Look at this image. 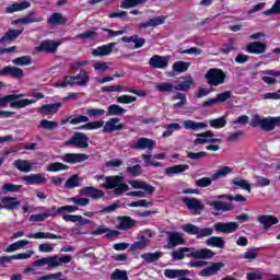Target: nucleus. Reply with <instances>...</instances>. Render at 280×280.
<instances>
[{
    "mask_svg": "<svg viewBox=\"0 0 280 280\" xmlns=\"http://www.w3.org/2000/svg\"><path fill=\"white\" fill-rule=\"evenodd\" d=\"M124 180L122 176H107L104 179V183H101V187L104 189H114V194L116 196H121V194H126L129 191L130 187L127 184L121 183Z\"/></svg>",
    "mask_w": 280,
    "mask_h": 280,
    "instance_id": "20e7f679",
    "label": "nucleus"
},
{
    "mask_svg": "<svg viewBox=\"0 0 280 280\" xmlns=\"http://www.w3.org/2000/svg\"><path fill=\"white\" fill-rule=\"evenodd\" d=\"M104 128V120L92 121L79 127V130H97Z\"/></svg>",
    "mask_w": 280,
    "mask_h": 280,
    "instance_id": "5fc2aeb1",
    "label": "nucleus"
},
{
    "mask_svg": "<svg viewBox=\"0 0 280 280\" xmlns=\"http://www.w3.org/2000/svg\"><path fill=\"white\" fill-rule=\"evenodd\" d=\"M185 257H192V259H211L215 253L209 248L194 249V247H182Z\"/></svg>",
    "mask_w": 280,
    "mask_h": 280,
    "instance_id": "423d86ee",
    "label": "nucleus"
},
{
    "mask_svg": "<svg viewBox=\"0 0 280 280\" xmlns=\"http://www.w3.org/2000/svg\"><path fill=\"white\" fill-rule=\"evenodd\" d=\"M12 63L15 65L16 67H30V65H32V57L30 56L18 57L12 60Z\"/></svg>",
    "mask_w": 280,
    "mask_h": 280,
    "instance_id": "6e6d98bb",
    "label": "nucleus"
},
{
    "mask_svg": "<svg viewBox=\"0 0 280 280\" xmlns=\"http://www.w3.org/2000/svg\"><path fill=\"white\" fill-rule=\"evenodd\" d=\"M277 126H280V116L262 118V127H261L262 130L270 132L275 130Z\"/></svg>",
    "mask_w": 280,
    "mask_h": 280,
    "instance_id": "c85d7f7f",
    "label": "nucleus"
},
{
    "mask_svg": "<svg viewBox=\"0 0 280 280\" xmlns=\"http://www.w3.org/2000/svg\"><path fill=\"white\" fill-rule=\"evenodd\" d=\"M185 275H189V271L178 269L164 270V277H166V279H178V277H185Z\"/></svg>",
    "mask_w": 280,
    "mask_h": 280,
    "instance_id": "58836bf2",
    "label": "nucleus"
},
{
    "mask_svg": "<svg viewBox=\"0 0 280 280\" xmlns=\"http://www.w3.org/2000/svg\"><path fill=\"white\" fill-rule=\"evenodd\" d=\"M43 16H36L34 12H30L26 16L13 21V25L22 23V25H30L32 23H40Z\"/></svg>",
    "mask_w": 280,
    "mask_h": 280,
    "instance_id": "bb28decb",
    "label": "nucleus"
},
{
    "mask_svg": "<svg viewBox=\"0 0 280 280\" xmlns=\"http://www.w3.org/2000/svg\"><path fill=\"white\" fill-rule=\"evenodd\" d=\"M112 280H128V271L121 270V269H116L112 275H110Z\"/></svg>",
    "mask_w": 280,
    "mask_h": 280,
    "instance_id": "69168bd1",
    "label": "nucleus"
},
{
    "mask_svg": "<svg viewBox=\"0 0 280 280\" xmlns=\"http://www.w3.org/2000/svg\"><path fill=\"white\" fill-rule=\"evenodd\" d=\"M160 257H163L162 252L144 253L141 255V259L147 261V264H154V261H159Z\"/></svg>",
    "mask_w": 280,
    "mask_h": 280,
    "instance_id": "c03bdc74",
    "label": "nucleus"
},
{
    "mask_svg": "<svg viewBox=\"0 0 280 280\" xmlns=\"http://www.w3.org/2000/svg\"><path fill=\"white\" fill-rule=\"evenodd\" d=\"M183 127L185 130H192L194 132H198V130H207V128H209V124L205 121L187 119L183 121Z\"/></svg>",
    "mask_w": 280,
    "mask_h": 280,
    "instance_id": "2eb2a0df",
    "label": "nucleus"
},
{
    "mask_svg": "<svg viewBox=\"0 0 280 280\" xmlns=\"http://www.w3.org/2000/svg\"><path fill=\"white\" fill-rule=\"evenodd\" d=\"M51 215H54V214L50 212L32 214L30 217V222H45V220H47V218H51Z\"/></svg>",
    "mask_w": 280,
    "mask_h": 280,
    "instance_id": "e2e57ef3",
    "label": "nucleus"
},
{
    "mask_svg": "<svg viewBox=\"0 0 280 280\" xmlns=\"http://www.w3.org/2000/svg\"><path fill=\"white\" fill-rule=\"evenodd\" d=\"M207 246H212V248H224V238L220 236H211L210 238L206 240Z\"/></svg>",
    "mask_w": 280,
    "mask_h": 280,
    "instance_id": "a19ab883",
    "label": "nucleus"
},
{
    "mask_svg": "<svg viewBox=\"0 0 280 280\" xmlns=\"http://www.w3.org/2000/svg\"><path fill=\"white\" fill-rule=\"evenodd\" d=\"M180 124L178 122H172L166 125V130L162 133V137L164 139H167V137H172L174 135V130H180Z\"/></svg>",
    "mask_w": 280,
    "mask_h": 280,
    "instance_id": "4d7b16f0",
    "label": "nucleus"
},
{
    "mask_svg": "<svg viewBox=\"0 0 280 280\" xmlns=\"http://www.w3.org/2000/svg\"><path fill=\"white\" fill-rule=\"evenodd\" d=\"M189 67H191L190 62L176 61L173 63V71H175V73H185Z\"/></svg>",
    "mask_w": 280,
    "mask_h": 280,
    "instance_id": "603ef678",
    "label": "nucleus"
},
{
    "mask_svg": "<svg viewBox=\"0 0 280 280\" xmlns=\"http://www.w3.org/2000/svg\"><path fill=\"white\" fill-rule=\"evenodd\" d=\"M267 49H268V45L261 42H252L246 47L247 54H255L256 56L266 54Z\"/></svg>",
    "mask_w": 280,
    "mask_h": 280,
    "instance_id": "412c9836",
    "label": "nucleus"
},
{
    "mask_svg": "<svg viewBox=\"0 0 280 280\" xmlns=\"http://www.w3.org/2000/svg\"><path fill=\"white\" fill-rule=\"evenodd\" d=\"M47 23L48 25H65L67 18H65L62 13L56 12L48 18Z\"/></svg>",
    "mask_w": 280,
    "mask_h": 280,
    "instance_id": "f704fd0d",
    "label": "nucleus"
},
{
    "mask_svg": "<svg viewBox=\"0 0 280 280\" xmlns=\"http://www.w3.org/2000/svg\"><path fill=\"white\" fill-rule=\"evenodd\" d=\"M221 54H231V51H235V38H230L228 44H223L220 49Z\"/></svg>",
    "mask_w": 280,
    "mask_h": 280,
    "instance_id": "338daca9",
    "label": "nucleus"
},
{
    "mask_svg": "<svg viewBox=\"0 0 280 280\" xmlns=\"http://www.w3.org/2000/svg\"><path fill=\"white\" fill-rule=\"evenodd\" d=\"M209 126L219 130L220 128H224L226 126V116H221L219 118H214L209 120Z\"/></svg>",
    "mask_w": 280,
    "mask_h": 280,
    "instance_id": "8fccbe9b",
    "label": "nucleus"
},
{
    "mask_svg": "<svg viewBox=\"0 0 280 280\" xmlns=\"http://www.w3.org/2000/svg\"><path fill=\"white\" fill-rule=\"evenodd\" d=\"M250 118L246 115L240 116L237 119L233 120L231 124L234 128H240V126H246Z\"/></svg>",
    "mask_w": 280,
    "mask_h": 280,
    "instance_id": "774afa93",
    "label": "nucleus"
},
{
    "mask_svg": "<svg viewBox=\"0 0 280 280\" xmlns=\"http://www.w3.org/2000/svg\"><path fill=\"white\" fill-rule=\"evenodd\" d=\"M65 170H69V166L60 162H54L47 166V172H62Z\"/></svg>",
    "mask_w": 280,
    "mask_h": 280,
    "instance_id": "052dcab7",
    "label": "nucleus"
},
{
    "mask_svg": "<svg viewBox=\"0 0 280 280\" xmlns=\"http://www.w3.org/2000/svg\"><path fill=\"white\" fill-rule=\"evenodd\" d=\"M31 5H32V3L27 2V1L15 2L5 8V13L14 14V12H22V10H27V8H30Z\"/></svg>",
    "mask_w": 280,
    "mask_h": 280,
    "instance_id": "c756f323",
    "label": "nucleus"
},
{
    "mask_svg": "<svg viewBox=\"0 0 280 280\" xmlns=\"http://www.w3.org/2000/svg\"><path fill=\"white\" fill-rule=\"evenodd\" d=\"M39 127L44 128V130H56L58 128V122L47 119H42L39 121Z\"/></svg>",
    "mask_w": 280,
    "mask_h": 280,
    "instance_id": "0e129e2a",
    "label": "nucleus"
},
{
    "mask_svg": "<svg viewBox=\"0 0 280 280\" xmlns=\"http://www.w3.org/2000/svg\"><path fill=\"white\" fill-rule=\"evenodd\" d=\"M145 235H141L140 240L131 245V250H143L149 244L150 238L152 237V232L150 230L144 231Z\"/></svg>",
    "mask_w": 280,
    "mask_h": 280,
    "instance_id": "4be33fe9",
    "label": "nucleus"
},
{
    "mask_svg": "<svg viewBox=\"0 0 280 280\" xmlns=\"http://www.w3.org/2000/svg\"><path fill=\"white\" fill-rule=\"evenodd\" d=\"M232 183L235 187H240L241 189H244L245 191H248V194H250V184L248 183V180L234 178Z\"/></svg>",
    "mask_w": 280,
    "mask_h": 280,
    "instance_id": "680f3d73",
    "label": "nucleus"
},
{
    "mask_svg": "<svg viewBox=\"0 0 280 280\" xmlns=\"http://www.w3.org/2000/svg\"><path fill=\"white\" fill-rule=\"evenodd\" d=\"M168 65H170V57L154 55L149 60V66L152 69H167Z\"/></svg>",
    "mask_w": 280,
    "mask_h": 280,
    "instance_id": "f8f14e48",
    "label": "nucleus"
},
{
    "mask_svg": "<svg viewBox=\"0 0 280 280\" xmlns=\"http://www.w3.org/2000/svg\"><path fill=\"white\" fill-rule=\"evenodd\" d=\"M233 173V168L231 166H225L219 171H217L214 174H212V180H219V178H224L225 176H229V174Z\"/></svg>",
    "mask_w": 280,
    "mask_h": 280,
    "instance_id": "864d4df0",
    "label": "nucleus"
},
{
    "mask_svg": "<svg viewBox=\"0 0 280 280\" xmlns=\"http://www.w3.org/2000/svg\"><path fill=\"white\" fill-rule=\"evenodd\" d=\"M23 97H25V94H10L0 97V108H8L9 104L11 108H26V106L36 104V100H28Z\"/></svg>",
    "mask_w": 280,
    "mask_h": 280,
    "instance_id": "7ed1b4c3",
    "label": "nucleus"
},
{
    "mask_svg": "<svg viewBox=\"0 0 280 280\" xmlns=\"http://www.w3.org/2000/svg\"><path fill=\"white\" fill-rule=\"evenodd\" d=\"M215 135L211 130L196 135L194 145H206V143H222V139L213 138Z\"/></svg>",
    "mask_w": 280,
    "mask_h": 280,
    "instance_id": "0eeeda50",
    "label": "nucleus"
},
{
    "mask_svg": "<svg viewBox=\"0 0 280 280\" xmlns=\"http://www.w3.org/2000/svg\"><path fill=\"white\" fill-rule=\"evenodd\" d=\"M183 202L190 211H202L205 209V203L200 199L187 197L183 199Z\"/></svg>",
    "mask_w": 280,
    "mask_h": 280,
    "instance_id": "a878e982",
    "label": "nucleus"
},
{
    "mask_svg": "<svg viewBox=\"0 0 280 280\" xmlns=\"http://www.w3.org/2000/svg\"><path fill=\"white\" fill-rule=\"evenodd\" d=\"M21 79L25 77V72L21 68L5 66L0 70V77H8Z\"/></svg>",
    "mask_w": 280,
    "mask_h": 280,
    "instance_id": "f3484780",
    "label": "nucleus"
},
{
    "mask_svg": "<svg viewBox=\"0 0 280 280\" xmlns=\"http://www.w3.org/2000/svg\"><path fill=\"white\" fill-rule=\"evenodd\" d=\"M148 3V0H122L120 2V8L124 10H130V8H137V5H143Z\"/></svg>",
    "mask_w": 280,
    "mask_h": 280,
    "instance_id": "a18cd8bd",
    "label": "nucleus"
},
{
    "mask_svg": "<svg viewBox=\"0 0 280 280\" xmlns=\"http://www.w3.org/2000/svg\"><path fill=\"white\" fill-rule=\"evenodd\" d=\"M129 185L132 187V189H143L145 194L152 195L154 191H156V188L143 180H129Z\"/></svg>",
    "mask_w": 280,
    "mask_h": 280,
    "instance_id": "b1692460",
    "label": "nucleus"
},
{
    "mask_svg": "<svg viewBox=\"0 0 280 280\" xmlns=\"http://www.w3.org/2000/svg\"><path fill=\"white\" fill-rule=\"evenodd\" d=\"M73 257L69 255H52L48 257L39 258L35 261H33V266L35 268H45V266L48 268V270H51L54 268H60V266H65L67 264H71Z\"/></svg>",
    "mask_w": 280,
    "mask_h": 280,
    "instance_id": "f03ea898",
    "label": "nucleus"
},
{
    "mask_svg": "<svg viewBox=\"0 0 280 280\" xmlns=\"http://www.w3.org/2000/svg\"><path fill=\"white\" fill-rule=\"evenodd\" d=\"M21 189H23V186L15 185L12 183H5L2 186L3 194H19V191H21Z\"/></svg>",
    "mask_w": 280,
    "mask_h": 280,
    "instance_id": "09e8293b",
    "label": "nucleus"
},
{
    "mask_svg": "<svg viewBox=\"0 0 280 280\" xmlns=\"http://www.w3.org/2000/svg\"><path fill=\"white\" fill-rule=\"evenodd\" d=\"M124 130V124L119 118H110L103 125V132H117Z\"/></svg>",
    "mask_w": 280,
    "mask_h": 280,
    "instance_id": "dca6fc26",
    "label": "nucleus"
},
{
    "mask_svg": "<svg viewBox=\"0 0 280 280\" xmlns=\"http://www.w3.org/2000/svg\"><path fill=\"white\" fill-rule=\"evenodd\" d=\"M116 43H110L107 45H103L97 47L92 51V56H95L96 58H102V56H110L113 54V49H115Z\"/></svg>",
    "mask_w": 280,
    "mask_h": 280,
    "instance_id": "393cba45",
    "label": "nucleus"
},
{
    "mask_svg": "<svg viewBox=\"0 0 280 280\" xmlns=\"http://www.w3.org/2000/svg\"><path fill=\"white\" fill-rule=\"evenodd\" d=\"M155 91L160 93H172V91H176V86L172 83H160L155 85Z\"/></svg>",
    "mask_w": 280,
    "mask_h": 280,
    "instance_id": "bf43d9fd",
    "label": "nucleus"
},
{
    "mask_svg": "<svg viewBox=\"0 0 280 280\" xmlns=\"http://www.w3.org/2000/svg\"><path fill=\"white\" fill-rule=\"evenodd\" d=\"M194 84V78L186 77L185 80L175 86V91H184L187 92L191 89V85Z\"/></svg>",
    "mask_w": 280,
    "mask_h": 280,
    "instance_id": "de8ad7c7",
    "label": "nucleus"
},
{
    "mask_svg": "<svg viewBox=\"0 0 280 280\" xmlns=\"http://www.w3.org/2000/svg\"><path fill=\"white\" fill-rule=\"evenodd\" d=\"M66 145H73V148H89V137L82 132H75L73 137L66 142Z\"/></svg>",
    "mask_w": 280,
    "mask_h": 280,
    "instance_id": "9d476101",
    "label": "nucleus"
},
{
    "mask_svg": "<svg viewBox=\"0 0 280 280\" xmlns=\"http://www.w3.org/2000/svg\"><path fill=\"white\" fill-rule=\"evenodd\" d=\"M104 233H107L106 237H115V235H119V232L110 230L106 228V225L98 226L96 230L92 231L91 235H104Z\"/></svg>",
    "mask_w": 280,
    "mask_h": 280,
    "instance_id": "e433bc0d",
    "label": "nucleus"
},
{
    "mask_svg": "<svg viewBox=\"0 0 280 280\" xmlns=\"http://www.w3.org/2000/svg\"><path fill=\"white\" fill-rule=\"evenodd\" d=\"M187 170H189V165L177 164L165 168V174H167V176H172L174 174H183L184 172H187Z\"/></svg>",
    "mask_w": 280,
    "mask_h": 280,
    "instance_id": "c9c22d12",
    "label": "nucleus"
},
{
    "mask_svg": "<svg viewBox=\"0 0 280 280\" xmlns=\"http://www.w3.org/2000/svg\"><path fill=\"white\" fill-rule=\"evenodd\" d=\"M22 180L26 183V185H45L47 177L42 173H37L22 177Z\"/></svg>",
    "mask_w": 280,
    "mask_h": 280,
    "instance_id": "aec40b11",
    "label": "nucleus"
},
{
    "mask_svg": "<svg viewBox=\"0 0 280 280\" xmlns=\"http://www.w3.org/2000/svg\"><path fill=\"white\" fill-rule=\"evenodd\" d=\"M240 229V224L237 222H218L214 224V228H205L200 229L198 225H194L191 223L184 224L182 230L184 233H188V235H196L197 240H202V237H210L213 235V231L217 233H235Z\"/></svg>",
    "mask_w": 280,
    "mask_h": 280,
    "instance_id": "f257e3e1",
    "label": "nucleus"
},
{
    "mask_svg": "<svg viewBox=\"0 0 280 280\" xmlns=\"http://www.w3.org/2000/svg\"><path fill=\"white\" fill-rule=\"evenodd\" d=\"M28 240H62V236L49 232H37L26 234Z\"/></svg>",
    "mask_w": 280,
    "mask_h": 280,
    "instance_id": "cd10ccee",
    "label": "nucleus"
},
{
    "mask_svg": "<svg viewBox=\"0 0 280 280\" xmlns=\"http://www.w3.org/2000/svg\"><path fill=\"white\" fill-rule=\"evenodd\" d=\"M165 19L167 18L160 15L149 20L148 22L140 23L139 27L140 30H145L148 27H159V25H163L165 23Z\"/></svg>",
    "mask_w": 280,
    "mask_h": 280,
    "instance_id": "7c9ffc66",
    "label": "nucleus"
},
{
    "mask_svg": "<svg viewBox=\"0 0 280 280\" xmlns=\"http://www.w3.org/2000/svg\"><path fill=\"white\" fill-rule=\"evenodd\" d=\"M217 200H229L230 202H246V197L236 195H218L214 197Z\"/></svg>",
    "mask_w": 280,
    "mask_h": 280,
    "instance_id": "4c0bfd02",
    "label": "nucleus"
},
{
    "mask_svg": "<svg viewBox=\"0 0 280 280\" xmlns=\"http://www.w3.org/2000/svg\"><path fill=\"white\" fill-rule=\"evenodd\" d=\"M259 257V247H249L242 255V259H246L247 261H255Z\"/></svg>",
    "mask_w": 280,
    "mask_h": 280,
    "instance_id": "ea45409f",
    "label": "nucleus"
},
{
    "mask_svg": "<svg viewBox=\"0 0 280 280\" xmlns=\"http://www.w3.org/2000/svg\"><path fill=\"white\" fill-rule=\"evenodd\" d=\"M156 147V141L149 138H139L131 144L132 150H147L148 152H152Z\"/></svg>",
    "mask_w": 280,
    "mask_h": 280,
    "instance_id": "1a4fd4ad",
    "label": "nucleus"
},
{
    "mask_svg": "<svg viewBox=\"0 0 280 280\" xmlns=\"http://www.w3.org/2000/svg\"><path fill=\"white\" fill-rule=\"evenodd\" d=\"M207 205L209 207H212L214 211H218L217 213H214V215H220V213H226L235 209V205L222 200L208 201Z\"/></svg>",
    "mask_w": 280,
    "mask_h": 280,
    "instance_id": "6e6552de",
    "label": "nucleus"
},
{
    "mask_svg": "<svg viewBox=\"0 0 280 280\" xmlns=\"http://www.w3.org/2000/svg\"><path fill=\"white\" fill-rule=\"evenodd\" d=\"M258 222L264 225V229L268 231L270 226H273V224H279V219H277L273 215H260L258 217Z\"/></svg>",
    "mask_w": 280,
    "mask_h": 280,
    "instance_id": "72a5a7b5",
    "label": "nucleus"
},
{
    "mask_svg": "<svg viewBox=\"0 0 280 280\" xmlns=\"http://www.w3.org/2000/svg\"><path fill=\"white\" fill-rule=\"evenodd\" d=\"M77 40H95L97 33L95 31H85L74 37Z\"/></svg>",
    "mask_w": 280,
    "mask_h": 280,
    "instance_id": "13d9d810",
    "label": "nucleus"
},
{
    "mask_svg": "<svg viewBox=\"0 0 280 280\" xmlns=\"http://www.w3.org/2000/svg\"><path fill=\"white\" fill-rule=\"evenodd\" d=\"M124 113H126V109L117 104L109 105L107 108L108 117L124 115Z\"/></svg>",
    "mask_w": 280,
    "mask_h": 280,
    "instance_id": "3c124183",
    "label": "nucleus"
},
{
    "mask_svg": "<svg viewBox=\"0 0 280 280\" xmlns=\"http://www.w3.org/2000/svg\"><path fill=\"white\" fill-rule=\"evenodd\" d=\"M118 220L119 225L117 226V229H119V231H128L132 229L135 224H137V221H135V219L130 217H119Z\"/></svg>",
    "mask_w": 280,
    "mask_h": 280,
    "instance_id": "473e14b6",
    "label": "nucleus"
},
{
    "mask_svg": "<svg viewBox=\"0 0 280 280\" xmlns=\"http://www.w3.org/2000/svg\"><path fill=\"white\" fill-rule=\"evenodd\" d=\"M61 161L73 165L75 163H84V161H89V155L84 153H66L61 156Z\"/></svg>",
    "mask_w": 280,
    "mask_h": 280,
    "instance_id": "ddd939ff",
    "label": "nucleus"
},
{
    "mask_svg": "<svg viewBox=\"0 0 280 280\" xmlns=\"http://www.w3.org/2000/svg\"><path fill=\"white\" fill-rule=\"evenodd\" d=\"M224 268L222 262H211L209 267L203 268L199 275L200 277H213L217 272H220Z\"/></svg>",
    "mask_w": 280,
    "mask_h": 280,
    "instance_id": "5701e85b",
    "label": "nucleus"
},
{
    "mask_svg": "<svg viewBox=\"0 0 280 280\" xmlns=\"http://www.w3.org/2000/svg\"><path fill=\"white\" fill-rule=\"evenodd\" d=\"M61 44H62L61 42L46 39L40 42L39 46H37L35 50L45 51L46 54H56V51H58L59 45Z\"/></svg>",
    "mask_w": 280,
    "mask_h": 280,
    "instance_id": "9b49d317",
    "label": "nucleus"
},
{
    "mask_svg": "<svg viewBox=\"0 0 280 280\" xmlns=\"http://www.w3.org/2000/svg\"><path fill=\"white\" fill-rule=\"evenodd\" d=\"M206 80L210 86H220L226 81V73L222 69L211 68L206 73Z\"/></svg>",
    "mask_w": 280,
    "mask_h": 280,
    "instance_id": "39448f33",
    "label": "nucleus"
},
{
    "mask_svg": "<svg viewBox=\"0 0 280 280\" xmlns=\"http://www.w3.org/2000/svg\"><path fill=\"white\" fill-rule=\"evenodd\" d=\"M89 74L84 70H80V72L74 75V82L78 86H86L89 84Z\"/></svg>",
    "mask_w": 280,
    "mask_h": 280,
    "instance_id": "37998d69",
    "label": "nucleus"
},
{
    "mask_svg": "<svg viewBox=\"0 0 280 280\" xmlns=\"http://www.w3.org/2000/svg\"><path fill=\"white\" fill-rule=\"evenodd\" d=\"M23 34V30H9L3 37L0 38V43L5 40H16Z\"/></svg>",
    "mask_w": 280,
    "mask_h": 280,
    "instance_id": "79ce46f5",
    "label": "nucleus"
},
{
    "mask_svg": "<svg viewBox=\"0 0 280 280\" xmlns=\"http://www.w3.org/2000/svg\"><path fill=\"white\" fill-rule=\"evenodd\" d=\"M68 202H72L77 209H80V207H88V205H91V200L89 198L84 197H72L67 199Z\"/></svg>",
    "mask_w": 280,
    "mask_h": 280,
    "instance_id": "49530a36",
    "label": "nucleus"
},
{
    "mask_svg": "<svg viewBox=\"0 0 280 280\" xmlns=\"http://www.w3.org/2000/svg\"><path fill=\"white\" fill-rule=\"evenodd\" d=\"M1 203L2 208L7 209V211H14V209H19V207H21V200L12 196L2 197Z\"/></svg>",
    "mask_w": 280,
    "mask_h": 280,
    "instance_id": "6ab92c4d",
    "label": "nucleus"
},
{
    "mask_svg": "<svg viewBox=\"0 0 280 280\" xmlns=\"http://www.w3.org/2000/svg\"><path fill=\"white\" fill-rule=\"evenodd\" d=\"M34 165H36V163L30 160L18 159L13 162V167H15V170H18L19 172H22L23 174H30V172L34 170Z\"/></svg>",
    "mask_w": 280,
    "mask_h": 280,
    "instance_id": "4468645a",
    "label": "nucleus"
},
{
    "mask_svg": "<svg viewBox=\"0 0 280 280\" xmlns=\"http://www.w3.org/2000/svg\"><path fill=\"white\" fill-rule=\"evenodd\" d=\"M61 106H62V103L46 104L39 108V113L42 115H56V113L60 110Z\"/></svg>",
    "mask_w": 280,
    "mask_h": 280,
    "instance_id": "2f4dec72",
    "label": "nucleus"
},
{
    "mask_svg": "<svg viewBox=\"0 0 280 280\" xmlns=\"http://www.w3.org/2000/svg\"><path fill=\"white\" fill-rule=\"evenodd\" d=\"M180 244H185L183 234L179 232H167V248H176Z\"/></svg>",
    "mask_w": 280,
    "mask_h": 280,
    "instance_id": "a211bd4d",
    "label": "nucleus"
}]
</instances>
